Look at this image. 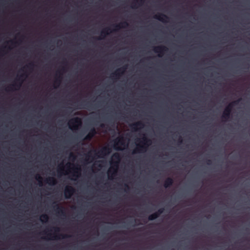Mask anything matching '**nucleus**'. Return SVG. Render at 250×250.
<instances>
[{"mask_svg":"<svg viewBox=\"0 0 250 250\" xmlns=\"http://www.w3.org/2000/svg\"><path fill=\"white\" fill-rule=\"evenodd\" d=\"M142 140L138 139L140 143L136 145V147L133 150V154L143 153L146 151L148 146L151 143L150 139H148L145 135H143Z\"/></svg>","mask_w":250,"mask_h":250,"instance_id":"obj_1","label":"nucleus"},{"mask_svg":"<svg viewBox=\"0 0 250 250\" xmlns=\"http://www.w3.org/2000/svg\"><path fill=\"white\" fill-rule=\"evenodd\" d=\"M113 159L117 160L116 162H112V165L108 171V175L109 178H112L113 176L116 175L117 169L118 167L119 162L121 160V156L118 153H115L112 156Z\"/></svg>","mask_w":250,"mask_h":250,"instance_id":"obj_2","label":"nucleus"},{"mask_svg":"<svg viewBox=\"0 0 250 250\" xmlns=\"http://www.w3.org/2000/svg\"><path fill=\"white\" fill-rule=\"evenodd\" d=\"M241 100L239 99L237 101H234L229 104L225 108L222 115V118L225 120L228 119L230 117V113L234 105L237 104L238 102Z\"/></svg>","mask_w":250,"mask_h":250,"instance_id":"obj_3","label":"nucleus"},{"mask_svg":"<svg viewBox=\"0 0 250 250\" xmlns=\"http://www.w3.org/2000/svg\"><path fill=\"white\" fill-rule=\"evenodd\" d=\"M81 125L82 120L79 117H74L71 119L68 123L69 127L72 130L78 129Z\"/></svg>","mask_w":250,"mask_h":250,"instance_id":"obj_4","label":"nucleus"},{"mask_svg":"<svg viewBox=\"0 0 250 250\" xmlns=\"http://www.w3.org/2000/svg\"><path fill=\"white\" fill-rule=\"evenodd\" d=\"M111 149L108 146L103 147L98 151L93 150L92 151L95 152L94 155L98 158H103L105 155L109 154L111 152Z\"/></svg>","mask_w":250,"mask_h":250,"instance_id":"obj_5","label":"nucleus"},{"mask_svg":"<svg viewBox=\"0 0 250 250\" xmlns=\"http://www.w3.org/2000/svg\"><path fill=\"white\" fill-rule=\"evenodd\" d=\"M22 76V75H21L18 79H16V81L14 83L8 86V88L5 90L7 91H13L16 89V87L19 88L21 87L22 82V80H21L20 78Z\"/></svg>","mask_w":250,"mask_h":250,"instance_id":"obj_6","label":"nucleus"},{"mask_svg":"<svg viewBox=\"0 0 250 250\" xmlns=\"http://www.w3.org/2000/svg\"><path fill=\"white\" fill-rule=\"evenodd\" d=\"M75 191V189L72 186H66L64 191L65 198L67 199H70Z\"/></svg>","mask_w":250,"mask_h":250,"instance_id":"obj_7","label":"nucleus"},{"mask_svg":"<svg viewBox=\"0 0 250 250\" xmlns=\"http://www.w3.org/2000/svg\"><path fill=\"white\" fill-rule=\"evenodd\" d=\"M153 50L155 53H159V57H161L168 51V48L165 46L161 45L154 47Z\"/></svg>","mask_w":250,"mask_h":250,"instance_id":"obj_8","label":"nucleus"},{"mask_svg":"<svg viewBox=\"0 0 250 250\" xmlns=\"http://www.w3.org/2000/svg\"><path fill=\"white\" fill-rule=\"evenodd\" d=\"M126 69V66H123L122 68L117 69L111 76L112 78H115L118 79L125 72Z\"/></svg>","mask_w":250,"mask_h":250,"instance_id":"obj_9","label":"nucleus"},{"mask_svg":"<svg viewBox=\"0 0 250 250\" xmlns=\"http://www.w3.org/2000/svg\"><path fill=\"white\" fill-rule=\"evenodd\" d=\"M154 18L163 22H167V20L169 19V18L166 15L163 13H159L155 15L154 16Z\"/></svg>","mask_w":250,"mask_h":250,"instance_id":"obj_10","label":"nucleus"},{"mask_svg":"<svg viewBox=\"0 0 250 250\" xmlns=\"http://www.w3.org/2000/svg\"><path fill=\"white\" fill-rule=\"evenodd\" d=\"M97 132L94 127L91 128L88 133L85 136L84 138V140L90 141L92 138L96 134Z\"/></svg>","mask_w":250,"mask_h":250,"instance_id":"obj_11","label":"nucleus"},{"mask_svg":"<svg viewBox=\"0 0 250 250\" xmlns=\"http://www.w3.org/2000/svg\"><path fill=\"white\" fill-rule=\"evenodd\" d=\"M130 127L134 131H137L139 128H142L144 126V124L141 121H138L130 125Z\"/></svg>","mask_w":250,"mask_h":250,"instance_id":"obj_12","label":"nucleus"},{"mask_svg":"<svg viewBox=\"0 0 250 250\" xmlns=\"http://www.w3.org/2000/svg\"><path fill=\"white\" fill-rule=\"evenodd\" d=\"M124 145V138L123 137L119 138L114 140V148L116 150H121L120 147H117L118 145Z\"/></svg>","mask_w":250,"mask_h":250,"instance_id":"obj_13","label":"nucleus"},{"mask_svg":"<svg viewBox=\"0 0 250 250\" xmlns=\"http://www.w3.org/2000/svg\"><path fill=\"white\" fill-rule=\"evenodd\" d=\"M115 28L113 30L114 31H116L122 28H125L128 26V23L126 21H124L119 23V24L113 25Z\"/></svg>","mask_w":250,"mask_h":250,"instance_id":"obj_14","label":"nucleus"},{"mask_svg":"<svg viewBox=\"0 0 250 250\" xmlns=\"http://www.w3.org/2000/svg\"><path fill=\"white\" fill-rule=\"evenodd\" d=\"M109 31H110V32H112L111 31L110 28H109V27L103 29L101 31V37H99V38H98L97 39L98 40H101V39H103L104 38L106 35L109 34Z\"/></svg>","mask_w":250,"mask_h":250,"instance_id":"obj_15","label":"nucleus"},{"mask_svg":"<svg viewBox=\"0 0 250 250\" xmlns=\"http://www.w3.org/2000/svg\"><path fill=\"white\" fill-rule=\"evenodd\" d=\"M56 207V212L58 214L62 215V216H65V212L64 209V208L60 206L59 205H56L55 206Z\"/></svg>","mask_w":250,"mask_h":250,"instance_id":"obj_16","label":"nucleus"},{"mask_svg":"<svg viewBox=\"0 0 250 250\" xmlns=\"http://www.w3.org/2000/svg\"><path fill=\"white\" fill-rule=\"evenodd\" d=\"M173 183V180L170 177H168L165 181L164 186L165 188L170 187Z\"/></svg>","mask_w":250,"mask_h":250,"instance_id":"obj_17","label":"nucleus"},{"mask_svg":"<svg viewBox=\"0 0 250 250\" xmlns=\"http://www.w3.org/2000/svg\"><path fill=\"white\" fill-rule=\"evenodd\" d=\"M45 182L50 185H55L57 183V181L54 177H48L46 178Z\"/></svg>","mask_w":250,"mask_h":250,"instance_id":"obj_18","label":"nucleus"},{"mask_svg":"<svg viewBox=\"0 0 250 250\" xmlns=\"http://www.w3.org/2000/svg\"><path fill=\"white\" fill-rule=\"evenodd\" d=\"M89 102H83L80 104V106L78 107L79 109L86 108L88 109L89 107Z\"/></svg>","mask_w":250,"mask_h":250,"instance_id":"obj_19","label":"nucleus"},{"mask_svg":"<svg viewBox=\"0 0 250 250\" xmlns=\"http://www.w3.org/2000/svg\"><path fill=\"white\" fill-rule=\"evenodd\" d=\"M138 3L139 5H142L143 3V0H135L132 3L131 8H136V4Z\"/></svg>","mask_w":250,"mask_h":250,"instance_id":"obj_20","label":"nucleus"},{"mask_svg":"<svg viewBox=\"0 0 250 250\" xmlns=\"http://www.w3.org/2000/svg\"><path fill=\"white\" fill-rule=\"evenodd\" d=\"M158 217H159L158 216V215L155 213V212L150 214L148 217V220L149 221H152V220H154L155 219H156V218H157Z\"/></svg>","mask_w":250,"mask_h":250,"instance_id":"obj_21","label":"nucleus"},{"mask_svg":"<svg viewBox=\"0 0 250 250\" xmlns=\"http://www.w3.org/2000/svg\"><path fill=\"white\" fill-rule=\"evenodd\" d=\"M48 216L46 214H43L41 216V220L42 222H46L48 220Z\"/></svg>","mask_w":250,"mask_h":250,"instance_id":"obj_22","label":"nucleus"},{"mask_svg":"<svg viewBox=\"0 0 250 250\" xmlns=\"http://www.w3.org/2000/svg\"><path fill=\"white\" fill-rule=\"evenodd\" d=\"M91 152L92 151H89L87 154L85 155L86 159L85 161L87 162L90 158L93 159V157L91 156Z\"/></svg>","mask_w":250,"mask_h":250,"instance_id":"obj_23","label":"nucleus"},{"mask_svg":"<svg viewBox=\"0 0 250 250\" xmlns=\"http://www.w3.org/2000/svg\"><path fill=\"white\" fill-rule=\"evenodd\" d=\"M75 169L76 170V171H75V172L76 173H77V174H78V175H75V174H74V175H73V176H75V177H78V176H79V175L80 174V172H81V168H80V167H75Z\"/></svg>","mask_w":250,"mask_h":250,"instance_id":"obj_24","label":"nucleus"},{"mask_svg":"<svg viewBox=\"0 0 250 250\" xmlns=\"http://www.w3.org/2000/svg\"><path fill=\"white\" fill-rule=\"evenodd\" d=\"M36 180L40 183V186L42 185V177L39 174L36 176Z\"/></svg>","mask_w":250,"mask_h":250,"instance_id":"obj_25","label":"nucleus"},{"mask_svg":"<svg viewBox=\"0 0 250 250\" xmlns=\"http://www.w3.org/2000/svg\"><path fill=\"white\" fill-rule=\"evenodd\" d=\"M164 208H161L159 209L155 213H156L158 215V217H159V216L164 212Z\"/></svg>","mask_w":250,"mask_h":250,"instance_id":"obj_26","label":"nucleus"},{"mask_svg":"<svg viewBox=\"0 0 250 250\" xmlns=\"http://www.w3.org/2000/svg\"><path fill=\"white\" fill-rule=\"evenodd\" d=\"M61 82V77L60 75L57 77L55 81V84H57L58 85H59Z\"/></svg>","mask_w":250,"mask_h":250,"instance_id":"obj_27","label":"nucleus"},{"mask_svg":"<svg viewBox=\"0 0 250 250\" xmlns=\"http://www.w3.org/2000/svg\"><path fill=\"white\" fill-rule=\"evenodd\" d=\"M34 64L33 63L31 62V63H29L28 65H26V67L27 68H29L30 69H32L33 67H34Z\"/></svg>","mask_w":250,"mask_h":250,"instance_id":"obj_28","label":"nucleus"},{"mask_svg":"<svg viewBox=\"0 0 250 250\" xmlns=\"http://www.w3.org/2000/svg\"><path fill=\"white\" fill-rule=\"evenodd\" d=\"M59 235L61 236L62 238H68V237H70V236L68 235L60 234Z\"/></svg>","mask_w":250,"mask_h":250,"instance_id":"obj_29","label":"nucleus"},{"mask_svg":"<svg viewBox=\"0 0 250 250\" xmlns=\"http://www.w3.org/2000/svg\"><path fill=\"white\" fill-rule=\"evenodd\" d=\"M70 157L72 158L73 160L76 158V156L72 153H70Z\"/></svg>","mask_w":250,"mask_h":250,"instance_id":"obj_30","label":"nucleus"},{"mask_svg":"<svg viewBox=\"0 0 250 250\" xmlns=\"http://www.w3.org/2000/svg\"><path fill=\"white\" fill-rule=\"evenodd\" d=\"M54 230L56 232H59L60 230V229L59 228H58V227H56L54 228Z\"/></svg>","mask_w":250,"mask_h":250,"instance_id":"obj_31","label":"nucleus"},{"mask_svg":"<svg viewBox=\"0 0 250 250\" xmlns=\"http://www.w3.org/2000/svg\"><path fill=\"white\" fill-rule=\"evenodd\" d=\"M60 237H59L57 235H55L53 237H51V239H59Z\"/></svg>","mask_w":250,"mask_h":250,"instance_id":"obj_32","label":"nucleus"},{"mask_svg":"<svg viewBox=\"0 0 250 250\" xmlns=\"http://www.w3.org/2000/svg\"><path fill=\"white\" fill-rule=\"evenodd\" d=\"M125 191H126L127 190L129 189V187L127 184L125 185Z\"/></svg>","mask_w":250,"mask_h":250,"instance_id":"obj_33","label":"nucleus"},{"mask_svg":"<svg viewBox=\"0 0 250 250\" xmlns=\"http://www.w3.org/2000/svg\"><path fill=\"white\" fill-rule=\"evenodd\" d=\"M207 164L208 165H210L211 164V161L210 160H208L207 161Z\"/></svg>","mask_w":250,"mask_h":250,"instance_id":"obj_34","label":"nucleus"},{"mask_svg":"<svg viewBox=\"0 0 250 250\" xmlns=\"http://www.w3.org/2000/svg\"><path fill=\"white\" fill-rule=\"evenodd\" d=\"M62 170V169L60 168L58 170V173L59 174H61L62 172H61V171Z\"/></svg>","mask_w":250,"mask_h":250,"instance_id":"obj_35","label":"nucleus"},{"mask_svg":"<svg viewBox=\"0 0 250 250\" xmlns=\"http://www.w3.org/2000/svg\"><path fill=\"white\" fill-rule=\"evenodd\" d=\"M178 142H179L180 143H181L182 142V139L181 137H180L179 139V140H178Z\"/></svg>","mask_w":250,"mask_h":250,"instance_id":"obj_36","label":"nucleus"},{"mask_svg":"<svg viewBox=\"0 0 250 250\" xmlns=\"http://www.w3.org/2000/svg\"><path fill=\"white\" fill-rule=\"evenodd\" d=\"M100 126H101V127H104V124H101L100 125Z\"/></svg>","mask_w":250,"mask_h":250,"instance_id":"obj_37","label":"nucleus"},{"mask_svg":"<svg viewBox=\"0 0 250 250\" xmlns=\"http://www.w3.org/2000/svg\"><path fill=\"white\" fill-rule=\"evenodd\" d=\"M11 42L12 44H15L16 43L15 42H13V41H11Z\"/></svg>","mask_w":250,"mask_h":250,"instance_id":"obj_38","label":"nucleus"},{"mask_svg":"<svg viewBox=\"0 0 250 250\" xmlns=\"http://www.w3.org/2000/svg\"><path fill=\"white\" fill-rule=\"evenodd\" d=\"M1 51H2V50H0V54H1Z\"/></svg>","mask_w":250,"mask_h":250,"instance_id":"obj_39","label":"nucleus"}]
</instances>
